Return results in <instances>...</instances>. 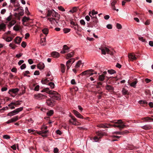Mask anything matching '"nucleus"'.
<instances>
[{
    "mask_svg": "<svg viewBox=\"0 0 153 153\" xmlns=\"http://www.w3.org/2000/svg\"><path fill=\"white\" fill-rule=\"evenodd\" d=\"M109 123L100 124L98 125L97 126L100 128H110L111 127H118L120 130L126 127V125L121 120H114L110 122Z\"/></svg>",
    "mask_w": 153,
    "mask_h": 153,
    "instance_id": "f257e3e1",
    "label": "nucleus"
},
{
    "mask_svg": "<svg viewBox=\"0 0 153 153\" xmlns=\"http://www.w3.org/2000/svg\"><path fill=\"white\" fill-rule=\"evenodd\" d=\"M42 92H46L50 94L51 98H54L57 100H59L60 99V96L57 92L52 90H50L48 88H47L43 89Z\"/></svg>",
    "mask_w": 153,
    "mask_h": 153,
    "instance_id": "f03ea898",
    "label": "nucleus"
},
{
    "mask_svg": "<svg viewBox=\"0 0 153 153\" xmlns=\"http://www.w3.org/2000/svg\"><path fill=\"white\" fill-rule=\"evenodd\" d=\"M96 134L99 137L97 136H95L94 137H92L91 138H93V139L94 140V141L97 142L100 139H101L105 134V133L102 131H98L96 132Z\"/></svg>",
    "mask_w": 153,
    "mask_h": 153,
    "instance_id": "7ed1b4c3",
    "label": "nucleus"
},
{
    "mask_svg": "<svg viewBox=\"0 0 153 153\" xmlns=\"http://www.w3.org/2000/svg\"><path fill=\"white\" fill-rule=\"evenodd\" d=\"M23 107H20L17 108L14 110L8 113L7 114V116L11 117L15 114H18L19 112L23 110Z\"/></svg>",
    "mask_w": 153,
    "mask_h": 153,
    "instance_id": "20e7f679",
    "label": "nucleus"
},
{
    "mask_svg": "<svg viewBox=\"0 0 153 153\" xmlns=\"http://www.w3.org/2000/svg\"><path fill=\"white\" fill-rule=\"evenodd\" d=\"M99 49L101 50L102 54L105 55L106 54V53H107L108 54L111 55H113L112 52L110 51L108 48L106 47L100 48Z\"/></svg>",
    "mask_w": 153,
    "mask_h": 153,
    "instance_id": "39448f33",
    "label": "nucleus"
},
{
    "mask_svg": "<svg viewBox=\"0 0 153 153\" xmlns=\"http://www.w3.org/2000/svg\"><path fill=\"white\" fill-rule=\"evenodd\" d=\"M94 71L92 69H90L87 70L82 72L81 73L79 76L80 75L83 76L84 75H86L87 74H90V76L94 74H97V72H95L94 73H93Z\"/></svg>",
    "mask_w": 153,
    "mask_h": 153,
    "instance_id": "423d86ee",
    "label": "nucleus"
},
{
    "mask_svg": "<svg viewBox=\"0 0 153 153\" xmlns=\"http://www.w3.org/2000/svg\"><path fill=\"white\" fill-rule=\"evenodd\" d=\"M54 100H56L55 99L51 98L46 100V103L48 105L50 106H53L54 105L55 101Z\"/></svg>",
    "mask_w": 153,
    "mask_h": 153,
    "instance_id": "0eeeda50",
    "label": "nucleus"
},
{
    "mask_svg": "<svg viewBox=\"0 0 153 153\" xmlns=\"http://www.w3.org/2000/svg\"><path fill=\"white\" fill-rule=\"evenodd\" d=\"M91 22L94 24V27H97L98 26V21L96 16L92 17Z\"/></svg>",
    "mask_w": 153,
    "mask_h": 153,
    "instance_id": "6e6552de",
    "label": "nucleus"
},
{
    "mask_svg": "<svg viewBox=\"0 0 153 153\" xmlns=\"http://www.w3.org/2000/svg\"><path fill=\"white\" fill-rule=\"evenodd\" d=\"M35 97L36 99L39 100H41L43 99H46L47 96L41 94H39L37 95H35Z\"/></svg>",
    "mask_w": 153,
    "mask_h": 153,
    "instance_id": "1a4fd4ad",
    "label": "nucleus"
},
{
    "mask_svg": "<svg viewBox=\"0 0 153 153\" xmlns=\"http://www.w3.org/2000/svg\"><path fill=\"white\" fill-rule=\"evenodd\" d=\"M21 101H17L15 102H12L8 105V106H11V105H14L16 107L18 106L19 105H20V102Z\"/></svg>",
    "mask_w": 153,
    "mask_h": 153,
    "instance_id": "9d476101",
    "label": "nucleus"
},
{
    "mask_svg": "<svg viewBox=\"0 0 153 153\" xmlns=\"http://www.w3.org/2000/svg\"><path fill=\"white\" fill-rule=\"evenodd\" d=\"M73 113L77 117L83 119L84 117L78 112L75 110H73Z\"/></svg>",
    "mask_w": 153,
    "mask_h": 153,
    "instance_id": "9b49d317",
    "label": "nucleus"
},
{
    "mask_svg": "<svg viewBox=\"0 0 153 153\" xmlns=\"http://www.w3.org/2000/svg\"><path fill=\"white\" fill-rule=\"evenodd\" d=\"M106 90H108L110 92H112L114 90V88L111 85H107L105 86Z\"/></svg>",
    "mask_w": 153,
    "mask_h": 153,
    "instance_id": "f8f14e48",
    "label": "nucleus"
},
{
    "mask_svg": "<svg viewBox=\"0 0 153 153\" xmlns=\"http://www.w3.org/2000/svg\"><path fill=\"white\" fill-rule=\"evenodd\" d=\"M128 57L129 59L131 61H133L134 60H136L137 59L135 56L132 53H129Z\"/></svg>",
    "mask_w": 153,
    "mask_h": 153,
    "instance_id": "ddd939ff",
    "label": "nucleus"
},
{
    "mask_svg": "<svg viewBox=\"0 0 153 153\" xmlns=\"http://www.w3.org/2000/svg\"><path fill=\"white\" fill-rule=\"evenodd\" d=\"M17 10H18L19 11V16H22L24 14V10L23 9V7H19L16 9Z\"/></svg>",
    "mask_w": 153,
    "mask_h": 153,
    "instance_id": "4468645a",
    "label": "nucleus"
},
{
    "mask_svg": "<svg viewBox=\"0 0 153 153\" xmlns=\"http://www.w3.org/2000/svg\"><path fill=\"white\" fill-rule=\"evenodd\" d=\"M14 41L16 43L19 44L22 41V39L17 36L15 39Z\"/></svg>",
    "mask_w": 153,
    "mask_h": 153,
    "instance_id": "2eb2a0df",
    "label": "nucleus"
},
{
    "mask_svg": "<svg viewBox=\"0 0 153 153\" xmlns=\"http://www.w3.org/2000/svg\"><path fill=\"white\" fill-rule=\"evenodd\" d=\"M51 55L52 56L55 58H57L59 56V53L56 52H53L51 53Z\"/></svg>",
    "mask_w": 153,
    "mask_h": 153,
    "instance_id": "dca6fc26",
    "label": "nucleus"
},
{
    "mask_svg": "<svg viewBox=\"0 0 153 153\" xmlns=\"http://www.w3.org/2000/svg\"><path fill=\"white\" fill-rule=\"evenodd\" d=\"M48 19L50 21L52 24H54L55 22H56V23H58L57 22L56 19L54 18H48Z\"/></svg>",
    "mask_w": 153,
    "mask_h": 153,
    "instance_id": "f3484780",
    "label": "nucleus"
},
{
    "mask_svg": "<svg viewBox=\"0 0 153 153\" xmlns=\"http://www.w3.org/2000/svg\"><path fill=\"white\" fill-rule=\"evenodd\" d=\"M74 52V51L70 53H68L66 55V58L67 59H69V58L73 57Z\"/></svg>",
    "mask_w": 153,
    "mask_h": 153,
    "instance_id": "a211bd4d",
    "label": "nucleus"
},
{
    "mask_svg": "<svg viewBox=\"0 0 153 153\" xmlns=\"http://www.w3.org/2000/svg\"><path fill=\"white\" fill-rule=\"evenodd\" d=\"M6 28V25L3 23H2L0 24V31L3 30L5 31V29Z\"/></svg>",
    "mask_w": 153,
    "mask_h": 153,
    "instance_id": "6ab92c4d",
    "label": "nucleus"
},
{
    "mask_svg": "<svg viewBox=\"0 0 153 153\" xmlns=\"http://www.w3.org/2000/svg\"><path fill=\"white\" fill-rule=\"evenodd\" d=\"M129 131L127 130H125L123 131H117L115 132L117 134L123 135L125 134L128 133Z\"/></svg>",
    "mask_w": 153,
    "mask_h": 153,
    "instance_id": "aec40b11",
    "label": "nucleus"
},
{
    "mask_svg": "<svg viewBox=\"0 0 153 153\" xmlns=\"http://www.w3.org/2000/svg\"><path fill=\"white\" fill-rule=\"evenodd\" d=\"M19 91V90L18 88H16L15 89H10L9 91V93L10 94V92H12L13 93H17Z\"/></svg>",
    "mask_w": 153,
    "mask_h": 153,
    "instance_id": "412c9836",
    "label": "nucleus"
},
{
    "mask_svg": "<svg viewBox=\"0 0 153 153\" xmlns=\"http://www.w3.org/2000/svg\"><path fill=\"white\" fill-rule=\"evenodd\" d=\"M37 67L38 69H39L40 70H42L44 68L45 65L44 64L42 63L39 64L37 65Z\"/></svg>",
    "mask_w": 153,
    "mask_h": 153,
    "instance_id": "4be33fe9",
    "label": "nucleus"
},
{
    "mask_svg": "<svg viewBox=\"0 0 153 153\" xmlns=\"http://www.w3.org/2000/svg\"><path fill=\"white\" fill-rule=\"evenodd\" d=\"M61 71L62 73H64L65 71V66L63 64H61Z\"/></svg>",
    "mask_w": 153,
    "mask_h": 153,
    "instance_id": "5701e85b",
    "label": "nucleus"
},
{
    "mask_svg": "<svg viewBox=\"0 0 153 153\" xmlns=\"http://www.w3.org/2000/svg\"><path fill=\"white\" fill-rule=\"evenodd\" d=\"M142 128L145 130H149L151 128V126L150 125H147L143 126Z\"/></svg>",
    "mask_w": 153,
    "mask_h": 153,
    "instance_id": "b1692460",
    "label": "nucleus"
},
{
    "mask_svg": "<svg viewBox=\"0 0 153 153\" xmlns=\"http://www.w3.org/2000/svg\"><path fill=\"white\" fill-rule=\"evenodd\" d=\"M142 120H145L146 122H147L149 120H152L153 121V119L149 117H147L142 118Z\"/></svg>",
    "mask_w": 153,
    "mask_h": 153,
    "instance_id": "393cba45",
    "label": "nucleus"
},
{
    "mask_svg": "<svg viewBox=\"0 0 153 153\" xmlns=\"http://www.w3.org/2000/svg\"><path fill=\"white\" fill-rule=\"evenodd\" d=\"M98 79L100 81H102L105 79V76L103 74L99 75Z\"/></svg>",
    "mask_w": 153,
    "mask_h": 153,
    "instance_id": "a878e982",
    "label": "nucleus"
},
{
    "mask_svg": "<svg viewBox=\"0 0 153 153\" xmlns=\"http://www.w3.org/2000/svg\"><path fill=\"white\" fill-rule=\"evenodd\" d=\"M137 82V79L135 80V81L133 82L130 84L131 86L135 88L136 87V85Z\"/></svg>",
    "mask_w": 153,
    "mask_h": 153,
    "instance_id": "bb28decb",
    "label": "nucleus"
},
{
    "mask_svg": "<svg viewBox=\"0 0 153 153\" xmlns=\"http://www.w3.org/2000/svg\"><path fill=\"white\" fill-rule=\"evenodd\" d=\"M49 81V80L47 78L45 79H43L41 80V82L43 84H46Z\"/></svg>",
    "mask_w": 153,
    "mask_h": 153,
    "instance_id": "cd10ccee",
    "label": "nucleus"
},
{
    "mask_svg": "<svg viewBox=\"0 0 153 153\" xmlns=\"http://www.w3.org/2000/svg\"><path fill=\"white\" fill-rule=\"evenodd\" d=\"M72 64H71V63L68 62V61L66 63V65L67 66V71H68V70L70 68V67H71V65Z\"/></svg>",
    "mask_w": 153,
    "mask_h": 153,
    "instance_id": "c85d7f7f",
    "label": "nucleus"
},
{
    "mask_svg": "<svg viewBox=\"0 0 153 153\" xmlns=\"http://www.w3.org/2000/svg\"><path fill=\"white\" fill-rule=\"evenodd\" d=\"M139 102L140 104H143V105H145L147 104V102L145 100H141Z\"/></svg>",
    "mask_w": 153,
    "mask_h": 153,
    "instance_id": "c756f323",
    "label": "nucleus"
},
{
    "mask_svg": "<svg viewBox=\"0 0 153 153\" xmlns=\"http://www.w3.org/2000/svg\"><path fill=\"white\" fill-rule=\"evenodd\" d=\"M82 63V62L81 60L79 61L76 64L75 66V68H77L80 67V65Z\"/></svg>",
    "mask_w": 153,
    "mask_h": 153,
    "instance_id": "7c9ffc66",
    "label": "nucleus"
},
{
    "mask_svg": "<svg viewBox=\"0 0 153 153\" xmlns=\"http://www.w3.org/2000/svg\"><path fill=\"white\" fill-rule=\"evenodd\" d=\"M55 16H54L56 18V19L57 20H59V19L60 18V15L57 12L56 13V14H55Z\"/></svg>",
    "mask_w": 153,
    "mask_h": 153,
    "instance_id": "2f4dec72",
    "label": "nucleus"
},
{
    "mask_svg": "<svg viewBox=\"0 0 153 153\" xmlns=\"http://www.w3.org/2000/svg\"><path fill=\"white\" fill-rule=\"evenodd\" d=\"M77 7H74L72 10H70L69 12L72 13H74L76 12L77 11Z\"/></svg>",
    "mask_w": 153,
    "mask_h": 153,
    "instance_id": "473e14b6",
    "label": "nucleus"
},
{
    "mask_svg": "<svg viewBox=\"0 0 153 153\" xmlns=\"http://www.w3.org/2000/svg\"><path fill=\"white\" fill-rule=\"evenodd\" d=\"M43 33L45 34H47L48 33V30L47 28H44L42 30Z\"/></svg>",
    "mask_w": 153,
    "mask_h": 153,
    "instance_id": "72a5a7b5",
    "label": "nucleus"
},
{
    "mask_svg": "<svg viewBox=\"0 0 153 153\" xmlns=\"http://www.w3.org/2000/svg\"><path fill=\"white\" fill-rule=\"evenodd\" d=\"M13 122H15L18 120L19 119L18 116H17L11 118Z\"/></svg>",
    "mask_w": 153,
    "mask_h": 153,
    "instance_id": "f704fd0d",
    "label": "nucleus"
},
{
    "mask_svg": "<svg viewBox=\"0 0 153 153\" xmlns=\"http://www.w3.org/2000/svg\"><path fill=\"white\" fill-rule=\"evenodd\" d=\"M30 19L29 18H27L26 16H24L22 19V20L23 22H25L29 21Z\"/></svg>",
    "mask_w": 153,
    "mask_h": 153,
    "instance_id": "c9c22d12",
    "label": "nucleus"
},
{
    "mask_svg": "<svg viewBox=\"0 0 153 153\" xmlns=\"http://www.w3.org/2000/svg\"><path fill=\"white\" fill-rule=\"evenodd\" d=\"M53 113V111L52 110H51L50 111H48L47 113V115L48 116H51Z\"/></svg>",
    "mask_w": 153,
    "mask_h": 153,
    "instance_id": "e433bc0d",
    "label": "nucleus"
},
{
    "mask_svg": "<svg viewBox=\"0 0 153 153\" xmlns=\"http://www.w3.org/2000/svg\"><path fill=\"white\" fill-rule=\"evenodd\" d=\"M71 30L70 29L67 28H65L63 29V31L64 33H66L69 32Z\"/></svg>",
    "mask_w": 153,
    "mask_h": 153,
    "instance_id": "4c0bfd02",
    "label": "nucleus"
},
{
    "mask_svg": "<svg viewBox=\"0 0 153 153\" xmlns=\"http://www.w3.org/2000/svg\"><path fill=\"white\" fill-rule=\"evenodd\" d=\"M108 72L110 74H113L116 73V71L114 70H109L108 71Z\"/></svg>",
    "mask_w": 153,
    "mask_h": 153,
    "instance_id": "58836bf2",
    "label": "nucleus"
},
{
    "mask_svg": "<svg viewBox=\"0 0 153 153\" xmlns=\"http://www.w3.org/2000/svg\"><path fill=\"white\" fill-rule=\"evenodd\" d=\"M122 92L123 94L126 95L128 94V91L126 90L125 88H123L122 91Z\"/></svg>",
    "mask_w": 153,
    "mask_h": 153,
    "instance_id": "ea45409f",
    "label": "nucleus"
},
{
    "mask_svg": "<svg viewBox=\"0 0 153 153\" xmlns=\"http://www.w3.org/2000/svg\"><path fill=\"white\" fill-rule=\"evenodd\" d=\"M16 23V21L15 20H12L9 23V25L10 27L14 25Z\"/></svg>",
    "mask_w": 153,
    "mask_h": 153,
    "instance_id": "a19ab883",
    "label": "nucleus"
},
{
    "mask_svg": "<svg viewBox=\"0 0 153 153\" xmlns=\"http://www.w3.org/2000/svg\"><path fill=\"white\" fill-rule=\"evenodd\" d=\"M13 29L15 31H18L19 30V27L18 25H15L13 27Z\"/></svg>",
    "mask_w": 153,
    "mask_h": 153,
    "instance_id": "79ce46f5",
    "label": "nucleus"
},
{
    "mask_svg": "<svg viewBox=\"0 0 153 153\" xmlns=\"http://www.w3.org/2000/svg\"><path fill=\"white\" fill-rule=\"evenodd\" d=\"M75 61V60L74 58H72L70 59L69 60H68L67 61L68 62H69L70 63H71V64H72L73 63H74Z\"/></svg>",
    "mask_w": 153,
    "mask_h": 153,
    "instance_id": "37998d69",
    "label": "nucleus"
},
{
    "mask_svg": "<svg viewBox=\"0 0 153 153\" xmlns=\"http://www.w3.org/2000/svg\"><path fill=\"white\" fill-rule=\"evenodd\" d=\"M69 49V48L66 45H64L63 46V50H64L66 51L68 50Z\"/></svg>",
    "mask_w": 153,
    "mask_h": 153,
    "instance_id": "c03bdc74",
    "label": "nucleus"
},
{
    "mask_svg": "<svg viewBox=\"0 0 153 153\" xmlns=\"http://www.w3.org/2000/svg\"><path fill=\"white\" fill-rule=\"evenodd\" d=\"M51 10H48V13L47 14V17H50L51 16Z\"/></svg>",
    "mask_w": 153,
    "mask_h": 153,
    "instance_id": "a18cd8bd",
    "label": "nucleus"
},
{
    "mask_svg": "<svg viewBox=\"0 0 153 153\" xmlns=\"http://www.w3.org/2000/svg\"><path fill=\"white\" fill-rule=\"evenodd\" d=\"M48 85L50 86L52 88H53L54 87V83L53 82H49Z\"/></svg>",
    "mask_w": 153,
    "mask_h": 153,
    "instance_id": "49530a36",
    "label": "nucleus"
},
{
    "mask_svg": "<svg viewBox=\"0 0 153 153\" xmlns=\"http://www.w3.org/2000/svg\"><path fill=\"white\" fill-rule=\"evenodd\" d=\"M13 38L11 37H8L7 38L6 41L7 42H10L13 39Z\"/></svg>",
    "mask_w": 153,
    "mask_h": 153,
    "instance_id": "de8ad7c7",
    "label": "nucleus"
},
{
    "mask_svg": "<svg viewBox=\"0 0 153 153\" xmlns=\"http://www.w3.org/2000/svg\"><path fill=\"white\" fill-rule=\"evenodd\" d=\"M9 46L11 47L13 49H14L16 47V46L14 45L12 43H10L9 45Z\"/></svg>",
    "mask_w": 153,
    "mask_h": 153,
    "instance_id": "09e8293b",
    "label": "nucleus"
},
{
    "mask_svg": "<svg viewBox=\"0 0 153 153\" xmlns=\"http://www.w3.org/2000/svg\"><path fill=\"white\" fill-rule=\"evenodd\" d=\"M88 27H94V25L92 22H90L88 24Z\"/></svg>",
    "mask_w": 153,
    "mask_h": 153,
    "instance_id": "8fccbe9b",
    "label": "nucleus"
},
{
    "mask_svg": "<svg viewBox=\"0 0 153 153\" xmlns=\"http://www.w3.org/2000/svg\"><path fill=\"white\" fill-rule=\"evenodd\" d=\"M56 12L53 10H51V16L53 17H54L55 16V14H56Z\"/></svg>",
    "mask_w": 153,
    "mask_h": 153,
    "instance_id": "3c124183",
    "label": "nucleus"
},
{
    "mask_svg": "<svg viewBox=\"0 0 153 153\" xmlns=\"http://www.w3.org/2000/svg\"><path fill=\"white\" fill-rule=\"evenodd\" d=\"M21 46L24 48L26 46V43L25 42H22L21 43Z\"/></svg>",
    "mask_w": 153,
    "mask_h": 153,
    "instance_id": "603ef678",
    "label": "nucleus"
},
{
    "mask_svg": "<svg viewBox=\"0 0 153 153\" xmlns=\"http://www.w3.org/2000/svg\"><path fill=\"white\" fill-rule=\"evenodd\" d=\"M3 137L4 139H8L10 138V137L8 135H5L3 136Z\"/></svg>",
    "mask_w": 153,
    "mask_h": 153,
    "instance_id": "864d4df0",
    "label": "nucleus"
},
{
    "mask_svg": "<svg viewBox=\"0 0 153 153\" xmlns=\"http://www.w3.org/2000/svg\"><path fill=\"white\" fill-rule=\"evenodd\" d=\"M8 109V108L7 106L4 107L3 108H2L1 109H0V111L2 112V111H4V110H5Z\"/></svg>",
    "mask_w": 153,
    "mask_h": 153,
    "instance_id": "5fc2aeb1",
    "label": "nucleus"
},
{
    "mask_svg": "<svg viewBox=\"0 0 153 153\" xmlns=\"http://www.w3.org/2000/svg\"><path fill=\"white\" fill-rule=\"evenodd\" d=\"M26 67V65L25 64H23L21 66L20 68L21 69H23L25 68Z\"/></svg>",
    "mask_w": 153,
    "mask_h": 153,
    "instance_id": "6e6d98bb",
    "label": "nucleus"
},
{
    "mask_svg": "<svg viewBox=\"0 0 153 153\" xmlns=\"http://www.w3.org/2000/svg\"><path fill=\"white\" fill-rule=\"evenodd\" d=\"M58 8L59 10L62 11H64L65 10L64 8L62 6L58 7Z\"/></svg>",
    "mask_w": 153,
    "mask_h": 153,
    "instance_id": "4d7b16f0",
    "label": "nucleus"
},
{
    "mask_svg": "<svg viewBox=\"0 0 153 153\" xmlns=\"http://www.w3.org/2000/svg\"><path fill=\"white\" fill-rule=\"evenodd\" d=\"M102 83L101 82H97V88H100V85H102Z\"/></svg>",
    "mask_w": 153,
    "mask_h": 153,
    "instance_id": "13d9d810",
    "label": "nucleus"
},
{
    "mask_svg": "<svg viewBox=\"0 0 153 153\" xmlns=\"http://www.w3.org/2000/svg\"><path fill=\"white\" fill-rule=\"evenodd\" d=\"M80 24L82 25H85V23L83 19H81L80 21Z\"/></svg>",
    "mask_w": 153,
    "mask_h": 153,
    "instance_id": "bf43d9fd",
    "label": "nucleus"
},
{
    "mask_svg": "<svg viewBox=\"0 0 153 153\" xmlns=\"http://www.w3.org/2000/svg\"><path fill=\"white\" fill-rule=\"evenodd\" d=\"M138 38L140 40L143 42H145V41H146L145 39H144L143 38V37H139Z\"/></svg>",
    "mask_w": 153,
    "mask_h": 153,
    "instance_id": "052dcab7",
    "label": "nucleus"
},
{
    "mask_svg": "<svg viewBox=\"0 0 153 153\" xmlns=\"http://www.w3.org/2000/svg\"><path fill=\"white\" fill-rule=\"evenodd\" d=\"M25 12L27 14V15L30 14V13L27 7H26L25 9Z\"/></svg>",
    "mask_w": 153,
    "mask_h": 153,
    "instance_id": "680f3d73",
    "label": "nucleus"
},
{
    "mask_svg": "<svg viewBox=\"0 0 153 153\" xmlns=\"http://www.w3.org/2000/svg\"><path fill=\"white\" fill-rule=\"evenodd\" d=\"M117 27L118 29H121L122 28V26L120 24L117 23Z\"/></svg>",
    "mask_w": 153,
    "mask_h": 153,
    "instance_id": "e2e57ef3",
    "label": "nucleus"
},
{
    "mask_svg": "<svg viewBox=\"0 0 153 153\" xmlns=\"http://www.w3.org/2000/svg\"><path fill=\"white\" fill-rule=\"evenodd\" d=\"M97 13H98L97 12L95 11L94 10H92L91 15L92 16H93L95 14H97Z\"/></svg>",
    "mask_w": 153,
    "mask_h": 153,
    "instance_id": "0e129e2a",
    "label": "nucleus"
},
{
    "mask_svg": "<svg viewBox=\"0 0 153 153\" xmlns=\"http://www.w3.org/2000/svg\"><path fill=\"white\" fill-rule=\"evenodd\" d=\"M39 85H37L34 88V90L35 91H38L39 90Z\"/></svg>",
    "mask_w": 153,
    "mask_h": 153,
    "instance_id": "69168bd1",
    "label": "nucleus"
},
{
    "mask_svg": "<svg viewBox=\"0 0 153 153\" xmlns=\"http://www.w3.org/2000/svg\"><path fill=\"white\" fill-rule=\"evenodd\" d=\"M59 149L57 148H54L53 150V152L54 153H57L58 152Z\"/></svg>",
    "mask_w": 153,
    "mask_h": 153,
    "instance_id": "338daca9",
    "label": "nucleus"
},
{
    "mask_svg": "<svg viewBox=\"0 0 153 153\" xmlns=\"http://www.w3.org/2000/svg\"><path fill=\"white\" fill-rule=\"evenodd\" d=\"M28 63L30 65L32 64L33 62V61L32 59H29L28 60Z\"/></svg>",
    "mask_w": 153,
    "mask_h": 153,
    "instance_id": "774afa93",
    "label": "nucleus"
}]
</instances>
